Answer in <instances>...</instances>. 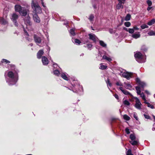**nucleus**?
Segmentation results:
<instances>
[{
  "label": "nucleus",
  "mask_w": 155,
  "mask_h": 155,
  "mask_svg": "<svg viewBox=\"0 0 155 155\" xmlns=\"http://www.w3.org/2000/svg\"><path fill=\"white\" fill-rule=\"evenodd\" d=\"M9 71H6L4 76L9 86H12L18 82L19 71L14 64H9Z\"/></svg>",
  "instance_id": "obj_1"
},
{
  "label": "nucleus",
  "mask_w": 155,
  "mask_h": 155,
  "mask_svg": "<svg viewBox=\"0 0 155 155\" xmlns=\"http://www.w3.org/2000/svg\"><path fill=\"white\" fill-rule=\"evenodd\" d=\"M31 5L32 8L35 13L33 16L34 21L36 23H39L41 20L37 14L41 13L42 12L41 8L38 2L34 0L32 1Z\"/></svg>",
  "instance_id": "obj_2"
},
{
  "label": "nucleus",
  "mask_w": 155,
  "mask_h": 155,
  "mask_svg": "<svg viewBox=\"0 0 155 155\" xmlns=\"http://www.w3.org/2000/svg\"><path fill=\"white\" fill-rule=\"evenodd\" d=\"M71 84L72 87L68 88V89L74 92L78 93V94H81L83 92V90L82 85H80L78 81L75 78L72 79Z\"/></svg>",
  "instance_id": "obj_3"
},
{
  "label": "nucleus",
  "mask_w": 155,
  "mask_h": 155,
  "mask_svg": "<svg viewBox=\"0 0 155 155\" xmlns=\"http://www.w3.org/2000/svg\"><path fill=\"white\" fill-rule=\"evenodd\" d=\"M15 10L16 12H19V14L22 16H25L27 15L28 10L24 7H22L19 5H15Z\"/></svg>",
  "instance_id": "obj_4"
},
{
  "label": "nucleus",
  "mask_w": 155,
  "mask_h": 155,
  "mask_svg": "<svg viewBox=\"0 0 155 155\" xmlns=\"http://www.w3.org/2000/svg\"><path fill=\"white\" fill-rule=\"evenodd\" d=\"M134 57L136 60L139 63H141L145 62L146 61V56L142 54L139 52H137L134 54Z\"/></svg>",
  "instance_id": "obj_5"
},
{
  "label": "nucleus",
  "mask_w": 155,
  "mask_h": 155,
  "mask_svg": "<svg viewBox=\"0 0 155 155\" xmlns=\"http://www.w3.org/2000/svg\"><path fill=\"white\" fill-rule=\"evenodd\" d=\"M133 98L135 99V104L134 105V107H135L139 110H141L142 109V104L140 100L136 97H133Z\"/></svg>",
  "instance_id": "obj_6"
},
{
  "label": "nucleus",
  "mask_w": 155,
  "mask_h": 155,
  "mask_svg": "<svg viewBox=\"0 0 155 155\" xmlns=\"http://www.w3.org/2000/svg\"><path fill=\"white\" fill-rule=\"evenodd\" d=\"M34 40L35 42L37 45L41 43V41L44 38L42 37H39L36 35H35L34 37Z\"/></svg>",
  "instance_id": "obj_7"
},
{
  "label": "nucleus",
  "mask_w": 155,
  "mask_h": 155,
  "mask_svg": "<svg viewBox=\"0 0 155 155\" xmlns=\"http://www.w3.org/2000/svg\"><path fill=\"white\" fill-rule=\"evenodd\" d=\"M18 16L16 13H13L11 19L14 22L15 25L16 26H18V24L17 22V19H18Z\"/></svg>",
  "instance_id": "obj_8"
},
{
  "label": "nucleus",
  "mask_w": 155,
  "mask_h": 155,
  "mask_svg": "<svg viewBox=\"0 0 155 155\" xmlns=\"http://www.w3.org/2000/svg\"><path fill=\"white\" fill-rule=\"evenodd\" d=\"M135 80L137 83L138 84V86H140V87L141 88H142L143 89V88L146 86V83L144 82L141 81L139 78H136L135 79Z\"/></svg>",
  "instance_id": "obj_9"
},
{
  "label": "nucleus",
  "mask_w": 155,
  "mask_h": 155,
  "mask_svg": "<svg viewBox=\"0 0 155 155\" xmlns=\"http://www.w3.org/2000/svg\"><path fill=\"white\" fill-rule=\"evenodd\" d=\"M133 73L131 72H125L122 73V76L127 79V80H129L132 77Z\"/></svg>",
  "instance_id": "obj_10"
},
{
  "label": "nucleus",
  "mask_w": 155,
  "mask_h": 155,
  "mask_svg": "<svg viewBox=\"0 0 155 155\" xmlns=\"http://www.w3.org/2000/svg\"><path fill=\"white\" fill-rule=\"evenodd\" d=\"M88 36L89 39L94 42H96L99 40L97 37L94 34H88Z\"/></svg>",
  "instance_id": "obj_11"
},
{
  "label": "nucleus",
  "mask_w": 155,
  "mask_h": 155,
  "mask_svg": "<svg viewBox=\"0 0 155 155\" xmlns=\"http://www.w3.org/2000/svg\"><path fill=\"white\" fill-rule=\"evenodd\" d=\"M58 67V68H57L56 69H53L54 74L57 76H59L60 75H61V73L62 72L61 69H60V70H58V68H60L59 67Z\"/></svg>",
  "instance_id": "obj_12"
},
{
  "label": "nucleus",
  "mask_w": 155,
  "mask_h": 155,
  "mask_svg": "<svg viewBox=\"0 0 155 155\" xmlns=\"http://www.w3.org/2000/svg\"><path fill=\"white\" fill-rule=\"evenodd\" d=\"M41 61L43 64L44 65H48L49 63L48 59L45 56L42 57Z\"/></svg>",
  "instance_id": "obj_13"
},
{
  "label": "nucleus",
  "mask_w": 155,
  "mask_h": 155,
  "mask_svg": "<svg viewBox=\"0 0 155 155\" xmlns=\"http://www.w3.org/2000/svg\"><path fill=\"white\" fill-rule=\"evenodd\" d=\"M118 3L117 5V8L118 9L123 8L124 6L123 4H124V2L121 1L120 0H118Z\"/></svg>",
  "instance_id": "obj_14"
},
{
  "label": "nucleus",
  "mask_w": 155,
  "mask_h": 155,
  "mask_svg": "<svg viewBox=\"0 0 155 155\" xmlns=\"http://www.w3.org/2000/svg\"><path fill=\"white\" fill-rule=\"evenodd\" d=\"M24 21L26 25H31L30 20V17L29 15L27 16L25 18Z\"/></svg>",
  "instance_id": "obj_15"
},
{
  "label": "nucleus",
  "mask_w": 155,
  "mask_h": 155,
  "mask_svg": "<svg viewBox=\"0 0 155 155\" xmlns=\"http://www.w3.org/2000/svg\"><path fill=\"white\" fill-rule=\"evenodd\" d=\"M61 76L65 80L68 81L69 80V76L65 72H61Z\"/></svg>",
  "instance_id": "obj_16"
},
{
  "label": "nucleus",
  "mask_w": 155,
  "mask_h": 155,
  "mask_svg": "<svg viewBox=\"0 0 155 155\" xmlns=\"http://www.w3.org/2000/svg\"><path fill=\"white\" fill-rule=\"evenodd\" d=\"M44 54V50L43 49L39 50L37 54V58L38 59H40Z\"/></svg>",
  "instance_id": "obj_17"
},
{
  "label": "nucleus",
  "mask_w": 155,
  "mask_h": 155,
  "mask_svg": "<svg viewBox=\"0 0 155 155\" xmlns=\"http://www.w3.org/2000/svg\"><path fill=\"white\" fill-rule=\"evenodd\" d=\"M140 35L139 32H137L134 33L132 35V37L134 38L137 39L139 38Z\"/></svg>",
  "instance_id": "obj_18"
},
{
  "label": "nucleus",
  "mask_w": 155,
  "mask_h": 155,
  "mask_svg": "<svg viewBox=\"0 0 155 155\" xmlns=\"http://www.w3.org/2000/svg\"><path fill=\"white\" fill-rule=\"evenodd\" d=\"M103 55L102 53L101 52L99 51L98 55L96 58L97 59L98 61H101L102 59H103Z\"/></svg>",
  "instance_id": "obj_19"
},
{
  "label": "nucleus",
  "mask_w": 155,
  "mask_h": 155,
  "mask_svg": "<svg viewBox=\"0 0 155 155\" xmlns=\"http://www.w3.org/2000/svg\"><path fill=\"white\" fill-rule=\"evenodd\" d=\"M72 40L74 43L78 45H80V44L82 43V41H81L78 39H74L72 38Z\"/></svg>",
  "instance_id": "obj_20"
},
{
  "label": "nucleus",
  "mask_w": 155,
  "mask_h": 155,
  "mask_svg": "<svg viewBox=\"0 0 155 155\" xmlns=\"http://www.w3.org/2000/svg\"><path fill=\"white\" fill-rule=\"evenodd\" d=\"M102 59L109 62H110L112 61L111 56H103Z\"/></svg>",
  "instance_id": "obj_21"
},
{
  "label": "nucleus",
  "mask_w": 155,
  "mask_h": 155,
  "mask_svg": "<svg viewBox=\"0 0 155 155\" xmlns=\"http://www.w3.org/2000/svg\"><path fill=\"white\" fill-rule=\"evenodd\" d=\"M129 142L132 145H137L139 143V141L138 140H130Z\"/></svg>",
  "instance_id": "obj_22"
},
{
  "label": "nucleus",
  "mask_w": 155,
  "mask_h": 155,
  "mask_svg": "<svg viewBox=\"0 0 155 155\" xmlns=\"http://www.w3.org/2000/svg\"><path fill=\"white\" fill-rule=\"evenodd\" d=\"M124 84L125 85L124 87L127 89L130 90L132 88V86L129 83L124 82Z\"/></svg>",
  "instance_id": "obj_23"
},
{
  "label": "nucleus",
  "mask_w": 155,
  "mask_h": 155,
  "mask_svg": "<svg viewBox=\"0 0 155 155\" xmlns=\"http://www.w3.org/2000/svg\"><path fill=\"white\" fill-rule=\"evenodd\" d=\"M84 46L85 48H87L88 50H91L92 49L93 45L90 43H88L86 45H84Z\"/></svg>",
  "instance_id": "obj_24"
},
{
  "label": "nucleus",
  "mask_w": 155,
  "mask_h": 155,
  "mask_svg": "<svg viewBox=\"0 0 155 155\" xmlns=\"http://www.w3.org/2000/svg\"><path fill=\"white\" fill-rule=\"evenodd\" d=\"M135 89L137 91V93L138 95H140L141 93V90H142L140 86H137L135 87Z\"/></svg>",
  "instance_id": "obj_25"
},
{
  "label": "nucleus",
  "mask_w": 155,
  "mask_h": 155,
  "mask_svg": "<svg viewBox=\"0 0 155 155\" xmlns=\"http://www.w3.org/2000/svg\"><path fill=\"white\" fill-rule=\"evenodd\" d=\"M7 22L6 20L2 17L0 18V23L3 25H5Z\"/></svg>",
  "instance_id": "obj_26"
},
{
  "label": "nucleus",
  "mask_w": 155,
  "mask_h": 155,
  "mask_svg": "<svg viewBox=\"0 0 155 155\" xmlns=\"http://www.w3.org/2000/svg\"><path fill=\"white\" fill-rule=\"evenodd\" d=\"M100 45L104 48H106L107 47V44L105 43L103 41L99 40Z\"/></svg>",
  "instance_id": "obj_27"
},
{
  "label": "nucleus",
  "mask_w": 155,
  "mask_h": 155,
  "mask_svg": "<svg viewBox=\"0 0 155 155\" xmlns=\"http://www.w3.org/2000/svg\"><path fill=\"white\" fill-rule=\"evenodd\" d=\"M123 91V92L122 93L125 95H129L131 97H132V98L133 97H134L131 94L130 92H129L126 90L125 89L124 91Z\"/></svg>",
  "instance_id": "obj_28"
},
{
  "label": "nucleus",
  "mask_w": 155,
  "mask_h": 155,
  "mask_svg": "<svg viewBox=\"0 0 155 155\" xmlns=\"http://www.w3.org/2000/svg\"><path fill=\"white\" fill-rule=\"evenodd\" d=\"M106 81L108 89H109V90H110L109 87H110L112 86V84L110 82V81L109 80L108 78H107V80Z\"/></svg>",
  "instance_id": "obj_29"
},
{
  "label": "nucleus",
  "mask_w": 155,
  "mask_h": 155,
  "mask_svg": "<svg viewBox=\"0 0 155 155\" xmlns=\"http://www.w3.org/2000/svg\"><path fill=\"white\" fill-rule=\"evenodd\" d=\"M69 32L71 36H74L75 35V29L74 28H72L70 29L69 31Z\"/></svg>",
  "instance_id": "obj_30"
},
{
  "label": "nucleus",
  "mask_w": 155,
  "mask_h": 155,
  "mask_svg": "<svg viewBox=\"0 0 155 155\" xmlns=\"http://www.w3.org/2000/svg\"><path fill=\"white\" fill-rule=\"evenodd\" d=\"M130 138L131 139V140H136V137L134 134H130Z\"/></svg>",
  "instance_id": "obj_31"
},
{
  "label": "nucleus",
  "mask_w": 155,
  "mask_h": 155,
  "mask_svg": "<svg viewBox=\"0 0 155 155\" xmlns=\"http://www.w3.org/2000/svg\"><path fill=\"white\" fill-rule=\"evenodd\" d=\"M155 23V19H153L147 23V25H151Z\"/></svg>",
  "instance_id": "obj_32"
},
{
  "label": "nucleus",
  "mask_w": 155,
  "mask_h": 155,
  "mask_svg": "<svg viewBox=\"0 0 155 155\" xmlns=\"http://www.w3.org/2000/svg\"><path fill=\"white\" fill-rule=\"evenodd\" d=\"M2 63H6L7 64H9L10 63L9 61L5 59H2L1 61Z\"/></svg>",
  "instance_id": "obj_33"
},
{
  "label": "nucleus",
  "mask_w": 155,
  "mask_h": 155,
  "mask_svg": "<svg viewBox=\"0 0 155 155\" xmlns=\"http://www.w3.org/2000/svg\"><path fill=\"white\" fill-rule=\"evenodd\" d=\"M103 56H110V53L109 52H107L105 51H103Z\"/></svg>",
  "instance_id": "obj_34"
},
{
  "label": "nucleus",
  "mask_w": 155,
  "mask_h": 155,
  "mask_svg": "<svg viewBox=\"0 0 155 155\" xmlns=\"http://www.w3.org/2000/svg\"><path fill=\"white\" fill-rule=\"evenodd\" d=\"M107 68V66L105 65H104L102 64H101L100 65L99 68L101 69L104 70L106 69Z\"/></svg>",
  "instance_id": "obj_35"
},
{
  "label": "nucleus",
  "mask_w": 155,
  "mask_h": 155,
  "mask_svg": "<svg viewBox=\"0 0 155 155\" xmlns=\"http://www.w3.org/2000/svg\"><path fill=\"white\" fill-rule=\"evenodd\" d=\"M131 18V15H130L128 14H127L125 18V20L126 21H129L130 20Z\"/></svg>",
  "instance_id": "obj_36"
},
{
  "label": "nucleus",
  "mask_w": 155,
  "mask_h": 155,
  "mask_svg": "<svg viewBox=\"0 0 155 155\" xmlns=\"http://www.w3.org/2000/svg\"><path fill=\"white\" fill-rule=\"evenodd\" d=\"M89 42V40L87 38H83L82 40V44H85V43Z\"/></svg>",
  "instance_id": "obj_37"
},
{
  "label": "nucleus",
  "mask_w": 155,
  "mask_h": 155,
  "mask_svg": "<svg viewBox=\"0 0 155 155\" xmlns=\"http://www.w3.org/2000/svg\"><path fill=\"white\" fill-rule=\"evenodd\" d=\"M148 34L149 36H155V31H150L148 33Z\"/></svg>",
  "instance_id": "obj_38"
},
{
  "label": "nucleus",
  "mask_w": 155,
  "mask_h": 155,
  "mask_svg": "<svg viewBox=\"0 0 155 155\" xmlns=\"http://www.w3.org/2000/svg\"><path fill=\"white\" fill-rule=\"evenodd\" d=\"M94 18V15L91 14L90 15L89 17L88 18V19H89L90 21L91 22V21H93Z\"/></svg>",
  "instance_id": "obj_39"
},
{
  "label": "nucleus",
  "mask_w": 155,
  "mask_h": 155,
  "mask_svg": "<svg viewBox=\"0 0 155 155\" xmlns=\"http://www.w3.org/2000/svg\"><path fill=\"white\" fill-rule=\"evenodd\" d=\"M123 118L127 120H129L130 119V117L126 114H125L123 116Z\"/></svg>",
  "instance_id": "obj_40"
},
{
  "label": "nucleus",
  "mask_w": 155,
  "mask_h": 155,
  "mask_svg": "<svg viewBox=\"0 0 155 155\" xmlns=\"http://www.w3.org/2000/svg\"><path fill=\"white\" fill-rule=\"evenodd\" d=\"M147 48L145 45H143L141 48V50L143 51H147Z\"/></svg>",
  "instance_id": "obj_41"
},
{
  "label": "nucleus",
  "mask_w": 155,
  "mask_h": 155,
  "mask_svg": "<svg viewBox=\"0 0 155 155\" xmlns=\"http://www.w3.org/2000/svg\"><path fill=\"white\" fill-rule=\"evenodd\" d=\"M127 155H134L131 153V150L130 149H129L127 150Z\"/></svg>",
  "instance_id": "obj_42"
},
{
  "label": "nucleus",
  "mask_w": 155,
  "mask_h": 155,
  "mask_svg": "<svg viewBox=\"0 0 155 155\" xmlns=\"http://www.w3.org/2000/svg\"><path fill=\"white\" fill-rule=\"evenodd\" d=\"M125 26L127 27H129L131 25V23L129 22H125L124 23Z\"/></svg>",
  "instance_id": "obj_43"
},
{
  "label": "nucleus",
  "mask_w": 155,
  "mask_h": 155,
  "mask_svg": "<svg viewBox=\"0 0 155 155\" xmlns=\"http://www.w3.org/2000/svg\"><path fill=\"white\" fill-rule=\"evenodd\" d=\"M128 32L130 34H133L134 32V29L129 28L128 29Z\"/></svg>",
  "instance_id": "obj_44"
},
{
  "label": "nucleus",
  "mask_w": 155,
  "mask_h": 155,
  "mask_svg": "<svg viewBox=\"0 0 155 155\" xmlns=\"http://www.w3.org/2000/svg\"><path fill=\"white\" fill-rule=\"evenodd\" d=\"M141 28L142 29H143L145 28H148V26L146 25L143 24L141 26Z\"/></svg>",
  "instance_id": "obj_45"
},
{
  "label": "nucleus",
  "mask_w": 155,
  "mask_h": 155,
  "mask_svg": "<svg viewBox=\"0 0 155 155\" xmlns=\"http://www.w3.org/2000/svg\"><path fill=\"white\" fill-rule=\"evenodd\" d=\"M123 104L125 105H129L130 103L129 101L127 100H125L123 101Z\"/></svg>",
  "instance_id": "obj_46"
},
{
  "label": "nucleus",
  "mask_w": 155,
  "mask_h": 155,
  "mask_svg": "<svg viewBox=\"0 0 155 155\" xmlns=\"http://www.w3.org/2000/svg\"><path fill=\"white\" fill-rule=\"evenodd\" d=\"M140 97L143 100H145V97L143 92L140 93Z\"/></svg>",
  "instance_id": "obj_47"
},
{
  "label": "nucleus",
  "mask_w": 155,
  "mask_h": 155,
  "mask_svg": "<svg viewBox=\"0 0 155 155\" xmlns=\"http://www.w3.org/2000/svg\"><path fill=\"white\" fill-rule=\"evenodd\" d=\"M59 16V15L57 13H54L52 15V18L54 19H55L56 18H57Z\"/></svg>",
  "instance_id": "obj_48"
},
{
  "label": "nucleus",
  "mask_w": 155,
  "mask_h": 155,
  "mask_svg": "<svg viewBox=\"0 0 155 155\" xmlns=\"http://www.w3.org/2000/svg\"><path fill=\"white\" fill-rule=\"evenodd\" d=\"M133 117L136 120H138V118L137 114L135 112L134 113Z\"/></svg>",
  "instance_id": "obj_49"
},
{
  "label": "nucleus",
  "mask_w": 155,
  "mask_h": 155,
  "mask_svg": "<svg viewBox=\"0 0 155 155\" xmlns=\"http://www.w3.org/2000/svg\"><path fill=\"white\" fill-rule=\"evenodd\" d=\"M147 106L148 107H150L152 109L154 108V106L152 104H150L149 103L147 104Z\"/></svg>",
  "instance_id": "obj_50"
},
{
  "label": "nucleus",
  "mask_w": 155,
  "mask_h": 155,
  "mask_svg": "<svg viewBox=\"0 0 155 155\" xmlns=\"http://www.w3.org/2000/svg\"><path fill=\"white\" fill-rule=\"evenodd\" d=\"M147 3L149 6H150L152 5V2L150 0H147Z\"/></svg>",
  "instance_id": "obj_51"
},
{
  "label": "nucleus",
  "mask_w": 155,
  "mask_h": 155,
  "mask_svg": "<svg viewBox=\"0 0 155 155\" xmlns=\"http://www.w3.org/2000/svg\"><path fill=\"white\" fill-rule=\"evenodd\" d=\"M143 116L145 118L148 119H150V117L149 115L145 114H143Z\"/></svg>",
  "instance_id": "obj_52"
},
{
  "label": "nucleus",
  "mask_w": 155,
  "mask_h": 155,
  "mask_svg": "<svg viewBox=\"0 0 155 155\" xmlns=\"http://www.w3.org/2000/svg\"><path fill=\"white\" fill-rule=\"evenodd\" d=\"M116 85L118 86H122L123 84L120 81H117L116 82Z\"/></svg>",
  "instance_id": "obj_53"
},
{
  "label": "nucleus",
  "mask_w": 155,
  "mask_h": 155,
  "mask_svg": "<svg viewBox=\"0 0 155 155\" xmlns=\"http://www.w3.org/2000/svg\"><path fill=\"white\" fill-rule=\"evenodd\" d=\"M125 132L127 134H129L130 133L129 129L127 128H126L125 130Z\"/></svg>",
  "instance_id": "obj_54"
},
{
  "label": "nucleus",
  "mask_w": 155,
  "mask_h": 155,
  "mask_svg": "<svg viewBox=\"0 0 155 155\" xmlns=\"http://www.w3.org/2000/svg\"><path fill=\"white\" fill-rule=\"evenodd\" d=\"M58 67V64L55 63H53V67H54V69L55 68H57V67Z\"/></svg>",
  "instance_id": "obj_55"
},
{
  "label": "nucleus",
  "mask_w": 155,
  "mask_h": 155,
  "mask_svg": "<svg viewBox=\"0 0 155 155\" xmlns=\"http://www.w3.org/2000/svg\"><path fill=\"white\" fill-rule=\"evenodd\" d=\"M24 34L25 36H29V35L28 33L27 32V31H26L25 30H24Z\"/></svg>",
  "instance_id": "obj_56"
},
{
  "label": "nucleus",
  "mask_w": 155,
  "mask_h": 155,
  "mask_svg": "<svg viewBox=\"0 0 155 155\" xmlns=\"http://www.w3.org/2000/svg\"><path fill=\"white\" fill-rule=\"evenodd\" d=\"M114 96L115 98L117 100H118L119 99V97H118V95L117 94H114Z\"/></svg>",
  "instance_id": "obj_57"
},
{
  "label": "nucleus",
  "mask_w": 155,
  "mask_h": 155,
  "mask_svg": "<svg viewBox=\"0 0 155 155\" xmlns=\"http://www.w3.org/2000/svg\"><path fill=\"white\" fill-rule=\"evenodd\" d=\"M133 28L134 29V31L139 30V28L137 26L134 27Z\"/></svg>",
  "instance_id": "obj_58"
},
{
  "label": "nucleus",
  "mask_w": 155,
  "mask_h": 155,
  "mask_svg": "<svg viewBox=\"0 0 155 155\" xmlns=\"http://www.w3.org/2000/svg\"><path fill=\"white\" fill-rule=\"evenodd\" d=\"M41 4H42V6L44 7H45L46 6H45V4H44V2H43V0H41Z\"/></svg>",
  "instance_id": "obj_59"
},
{
  "label": "nucleus",
  "mask_w": 155,
  "mask_h": 155,
  "mask_svg": "<svg viewBox=\"0 0 155 155\" xmlns=\"http://www.w3.org/2000/svg\"><path fill=\"white\" fill-rule=\"evenodd\" d=\"M145 92L148 95L150 94V92L147 90H145Z\"/></svg>",
  "instance_id": "obj_60"
},
{
  "label": "nucleus",
  "mask_w": 155,
  "mask_h": 155,
  "mask_svg": "<svg viewBox=\"0 0 155 155\" xmlns=\"http://www.w3.org/2000/svg\"><path fill=\"white\" fill-rule=\"evenodd\" d=\"M109 32L110 33H114V31H113V30L112 29H109Z\"/></svg>",
  "instance_id": "obj_61"
},
{
  "label": "nucleus",
  "mask_w": 155,
  "mask_h": 155,
  "mask_svg": "<svg viewBox=\"0 0 155 155\" xmlns=\"http://www.w3.org/2000/svg\"><path fill=\"white\" fill-rule=\"evenodd\" d=\"M119 89L120 90H121V91L122 92H123V91H124V90H125V89H124L122 87H120Z\"/></svg>",
  "instance_id": "obj_62"
},
{
  "label": "nucleus",
  "mask_w": 155,
  "mask_h": 155,
  "mask_svg": "<svg viewBox=\"0 0 155 155\" xmlns=\"http://www.w3.org/2000/svg\"><path fill=\"white\" fill-rule=\"evenodd\" d=\"M152 8V7L149 6L147 8V10L148 11H149L150 9Z\"/></svg>",
  "instance_id": "obj_63"
},
{
  "label": "nucleus",
  "mask_w": 155,
  "mask_h": 155,
  "mask_svg": "<svg viewBox=\"0 0 155 155\" xmlns=\"http://www.w3.org/2000/svg\"><path fill=\"white\" fill-rule=\"evenodd\" d=\"M123 29L124 30L126 31H128V29L127 28H126V27H124V28H123Z\"/></svg>",
  "instance_id": "obj_64"
}]
</instances>
